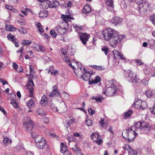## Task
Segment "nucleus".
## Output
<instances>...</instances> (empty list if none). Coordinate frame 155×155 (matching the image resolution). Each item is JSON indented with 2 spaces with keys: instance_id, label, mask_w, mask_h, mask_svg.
I'll return each mask as SVG.
<instances>
[{
  "instance_id": "64",
  "label": "nucleus",
  "mask_w": 155,
  "mask_h": 155,
  "mask_svg": "<svg viewBox=\"0 0 155 155\" xmlns=\"http://www.w3.org/2000/svg\"><path fill=\"white\" fill-rule=\"evenodd\" d=\"M130 153H131L132 155H137V152L134 150H133L132 148V150L130 151Z\"/></svg>"
},
{
  "instance_id": "22",
  "label": "nucleus",
  "mask_w": 155,
  "mask_h": 155,
  "mask_svg": "<svg viewBox=\"0 0 155 155\" xmlns=\"http://www.w3.org/2000/svg\"><path fill=\"white\" fill-rule=\"evenodd\" d=\"M67 108L65 105L64 104H61L59 107V112L60 113H63L67 111Z\"/></svg>"
},
{
  "instance_id": "18",
  "label": "nucleus",
  "mask_w": 155,
  "mask_h": 155,
  "mask_svg": "<svg viewBox=\"0 0 155 155\" xmlns=\"http://www.w3.org/2000/svg\"><path fill=\"white\" fill-rule=\"evenodd\" d=\"M47 99L46 97L43 95L41 97L40 103L41 105L43 106H45L47 103Z\"/></svg>"
},
{
  "instance_id": "26",
  "label": "nucleus",
  "mask_w": 155,
  "mask_h": 155,
  "mask_svg": "<svg viewBox=\"0 0 155 155\" xmlns=\"http://www.w3.org/2000/svg\"><path fill=\"white\" fill-rule=\"evenodd\" d=\"M38 114L40 116H45L46 115L43 109L42 108H39L36 110Z\"/></svg>"
},
{
  "instance_id": "38",
  "label": "nucleus",
  "mask_w": 155,
  "mask_h": 155,
  "mask_svg": "<svg viewBox=\"0 0 155 155\" xmlns=\"http://www.w3.org/2000/svg\"><path fill=\"white\" fill-rule=\"evenodd\" d=\"M73 26L76 32H78L79 31L83 30L82 27L81 25H74Z\"/></svg>"
},
{
  "instance_id": "3",
  "label": "nucleus",
  "mask_w": 155,
  "mask_h": 155,
  "mask_svg": "<svg viewBox=\"0 0 155 155\" xmlns=\"http://www.w3.org/2000/svg\"><path fill=\"white\" fill-rule=\"evenodd\" d=\"M124 75L126 77H128V80L129 82H136L139 79L137 76V75L134 74L130 70H125L124 71Z\"/></svg>"
},
{
  "instance_id": "10",
  "label": "nucleus",
  "mask_w": 155,
  "mask_h": 155,
  "mask_svg": "<svg viewBox=\"0 0 155 155\" xmlns=\"http://www.w3.org/2000/svg\"><path fill=\"white\" fill-rule=\"evenodd\" d=\"M8 39L12 41L13 43L15 45V46L16 47H19V45L18 44V40L15 38V36L11 34H9L7 36Z\"/></svg>"
},
{
  "instance_id": "61",
  "label": "nucleus",
  "mask_w": 155,
  "mask_h": 155,
  "mask_svg": "<svg viewBox=\"0 0 155 155\" xmlns=\"http://www.w3.org/2000/svg\"><path fill=\"white\" fill-rule=\"evenodd\" d=\"M150 110L152 113L155 115V104L150 109Z\"/></svg>"
},
{
  "instance_id": "20",
  "label": "nucleus",
  "mask_w": 155,
  "mask_h": 155,
  "mask_svg": "<svg viewBox=\"0 0 155 155\" xmlns=\"http://www.w3.org/2000/svg\"><path fill=\"white\" fill-rule=\"evenodd\" d=\"M27 106L29 108H33L35 106L34 101L32 99H30L27 102Z\"/></svg>"
},
{
  "instance_id": "7",
  "label": "nucleus",
  "mask_w": 155,
  "mask_h": 155,
  "mask_svg": "<svg viewBox=\"0 0 155 155\" xmlns=\"http://www.w3.org/2000/svg\"><path fill=\"white\" fill-rule=\"evenodd\" d=\"M81 40L84 45H86L87 41L89 38V36L86 33H82L79 32L78 33Z\"/></svg>"
},
{
  "instance_id": "23",
  "label": "nucleus",
  "mask_w": 155,
  "mask_h": 155,
  "mask_svg": "<svg viewBox=\"0 0 155 155\" xmlns=\"http://www.w3.org/2000/svg\"><path fill=\"white\" fill-rule=\"evenodd\" d=\"M91 138L93 141H95L98 140L99 137V135L97 133H93L91 136Z\"/></svg>"
},
{
  "instance_id": "51",
  "label": "nucleus",
  "mask_w": 155,
  "mask_h": 155,
  "mask_svg": "<svg viewBox=\"0 0 155 155\" xmlns=\"http://www.w3.org/2000/svg\"><path fill=\"white\" fill-rule=\"evenodd\" d=\"M68 139L69 143H70L71 142L75 141V140H74V137L72 135H71L68 137Z\"/></svg>"
},
{
  "instance_id": "28",
  "label": "nucleus",
  "mask_w": 155,
  "mask_h": 155,
  "mask_svg": "<svg viewBox=\"0 0 155 155\" xmlns=\"http://www.w3.org/2000/svg\"><path fill=\"white\" fill-rule=\"evenodd\" d=\"M32 43L31 40H22L21 44L22 45H25L26 46H29Z\"/></svg>"
},
{
  "instance_id": "30",
  "label": "nucleus",
  "mask_w": 155,
  "mask_h": 155,
  "mask_svg": "<svg viewBox=\"0 0 155 155\" xmlns=\"http://www.w3.org/2000/svg\"><path fill=\"white\" fill-rule=\"evenodd\" d=\"M50 4H51V2L49 1L44 3L42 6L43 9H45L48 8H50Z\"/></svg>"
},
{
  "instance_id": "9",
  "label": "nucleus",
  "mask_w": 155,
  "mask_h": 155,
  "mask_svg": "<svg viewBox=\"0 0 155 155\" xmlns=\"http://www.w3.org/2000/svg\"><path fill=\"white\" fill-rule=\"evenodd\" d=\"M53 89L52 91L49 94V97H55V96H60V95L59 93L58 92L57 90V87L56 85H54L53 86Z\"/></svg>"
},
{
  "instance_id": "63",
  "label": "nucleus",
  "mask_w": 155,
  "mask_h": 155,
  "mask_svg": "<svg viewBox=\"0 0 155 155\" xmlns=\"http://www.w3.org/2000/svg\"><path fill=\"white\" fill-rule=\"evenodd\" d=\"M71 124L68 120L65 121L64 123V126L67 128H68L70 125Z\"/></svg>"
},
{
  "instance_id": "16",
  "label": "nucleus",
  "mask_w": 155,
  "mask_h": 155,
  "mask_svg": "<svg viewBox=\"0 0 155 155\" xmlns=\"http://www.w3.org/2000/svg\"><path fill=\"white\" fill-rule=\"evenodd\" d=\"M142 101L138 99H135L134 102V103L133 106L135 108L139 109L140 107V105Z\"/></svg>"
},
{
  "instance_id": "60",
  "label": "nucleus",
  "mask_w": 155,
  "mask_h": 155,
  "mask_svg": "<svg viewBox=\"0 0 155 155\" xmlns=\"http://www.w3.org/2000/svg\"><path fill=\"white\" fill-rule=\"evenodd\" d=\"M101 50L103 51L104 52L105 55H107V52L108 50V49L107 48H102L101 49Z\"/></svg>"
},
{
  "instance_id": "59",
  "label": "nucleus",
  "mask_w": 155,
  "mask_h": 155,
  "mask_svg": "<svg viewBox=\"0 0 155 155\" xmlns=\"http://www.w3.org/2000/svg\"><path fill=\"white\" fill-rule=\"evenodd\" d=\"M5 8L8 10H14V8L11 6L5 5Z\"/></svg>"
},
{
  "instance_id": "19",
  "label": "nucleus",
  "mask_w": 155,
  "mask_h": 155,
  "mask_svg": "<svg viewBox=\"0 0 155 155\" xmlns=\"http://www.w3.org/2000/svg\"><path fill=\"white\" fill-rule=\"evenodd\" d=\"M55 30L60 35L63 34L65 31L64 28H61L59 25L57 26L56 27Z\"/></svg>"
},
{
  "instance_id": "40",
  "label": "nucleus",
  "mask_w": 155,
  "mask_h": 155,
  "mask_svg": "<svg viewBox=\"0 0 155 155\" xmlns=\"http://www.w3.org/2000/svg\"><path fill=\"white\" fill-rule=\"evenodd\" d=\"M37 27L39 32L42 33L44 31V29L41 27V25L40 22H38L37 25Z\"/></svg>"
},
{
  "instance_id": "54",
  "label": "nucleus",
  "mask_w": 155,
  "mask_h": 155,
  "mask_svg": "<svg viewBox=\"0 0 155 155\" xmlns=\"http://www.w3.org/2000/svg\"><path fill=\"white\" fill-rule=\"evenodd\" d=\"M88 111L89 112V114L90 115H92L94 114L95 113V111L90 108L88 109Z\"/></svg>"
},
{
  "instance_id": "24",
  "label": "nucleus",
  "mask_w": 155,
  "mask_h": 155,
  "mask_svg": "<svg viewBox=\"0 0 155 155\" xmlns=\"http://www.w3.org/2000/svg\"><path fill=\"white\" fill-rule=\"evenodd\" d=\"M39 15L41 17H46L48 15V12L47 10H41L39 12Z\"/></svg>"
},
{
  "instance_id": "45",
  "label": "nucleus",
  "mask_w": 155,
  "mask_h": 155,
  "mask_svg": "<svg viewBox=\"0 0 155 155\" xmlns=\"http://www.w3.org/2000/svg\"><path fill=\"white\" fill-rule=\"evenodd\" d=\"M72 150L77 153L80 152V149L76 146V144L72 148Z\"/></svg>"
},
{
  "instance_id": "27",
  "label": "nucleus",
  "mask_w": 155,
  "mask_h": 155,
  "mask_svg": "<svg viewBox=\"0 0 155 155\" xmlns=\"http://www.w3.org/2000/svg\"><path fill=\"white\" fill-rule=\"evenodd\" d=\"M91 98L92 100H94L100 103L103 100V97H102L93 96Z\"/></svg>"
},
{
  "instance_id": "17",
  "label": "nucleus",
  "mask_w": 155,
  "mask_h": 155,
  "mask_svg": "<svg viewBox=\"0 0 155 155\" xmlns=\"http://www.w3.org/2000/svg\"><path fill=\"white\" fill-rule=\"evenodd\" d=\"M67 147L65 144L61 143V144L60 152L61 153H64L68 151Z\"/></svg>"
},
{
  "instance_id": "58",
  "label": "nucleus",
  "mask_w": 155,
  "mask_h": 155,
  "mask_svg": "<svg viewBox=\"0 0 155 155\" xmlns=\"http://www.w3.org/2000/svg\"><path fill=\"white\" fill-rule=\"evenodd\" d=\"M42 120L45 124H47L49 122L48 118L47 117H44L42 119Z\"/></svg>"
},
{
  "instance_id": "32",
  "label": "nucleus",
  "mask_w": 155,
  "mask_h": 155,
  "mask_svg": "<svg viewBox=\"0 0 155 155\" xmlns=\"http://www.w3.org/2000/svg\"><path fill=\"white\" fill-rule=\"evenodd\" d=\"M136 12L135 13L136 14L135 15L137 16H140L141 15H145L146 13V11H144V10H136Z\"/></svg>"
},
{
  "instance_id": "15",
  "label": "nucleus",
  "mask_w": 155,
  "mask_h": 155,
  "mask_svg": "<svg viewBox=\"0 0 155 155\" xmlns=\"http://www.w3.org/2000/svg\"><path fill=\"white\" fill-rule=\"evenodd\" d=\"M146 94L148 97H155V91L149 89L146 91Z\"/></svg>"
},
{
  "instance_id": "52",
  "label": "nucleus",
  "mask_w": 155,
  "mask_h": 155,
  "mask_svg": "<svg viewBox=\"0 0 155 155\" xmlns=\"http://www.w3.org/2000/svg\"><path fill=\"white\" fill-rule=\"evenodd\" d=\"M123 148L124 149L127 150H128V149H129L130 150H132V148L130 146L127 144H125L124 145Z\"/></svg>"
},
{
  "instance_id": "36",
  "label": "nucleus",
  "mask_w": 155,
  "mask_h": 155,
  "mask_svg": "<svg viewBox=\"0 0 155 155\" xmlns=\"http://www.w3.org/2000/svg\"><path fill=\"white\" fill-rule=\"evenodd\" d=\"M113 53L114 54V57L115 59L120 54V52L117 50H114L113 51Z\"/></svg>"
},
{
  "instance_id": "44",
  "label": "nucleus",
  "mask_w": 155,
  "mask_h": 155,
  "mask_svg": "<svg viewBox=\"0 0 155 155\" xmlns=\"http://www.w3.org/2000/svg\"><path fill=\"white\" fill-rule=\"evenodd\" d=\"M18 30L20 33L23 34H25L27 33L26 29L22 27H20Z\"/></svg>"
},
{
  "instance_id": "46",
  "label": "nucleus",
  "mask_w": 155,
  "mask_h": 155,
  "mask_svg": "<svg viewBox=\"0 0 155 155\" xmlns=\"http://www.w3.org/2000/svg\"><path fill=\"white\" fill-rule=\"evenodd\" d=\"M72 56H74L73 55H71L70 56L68 55V57L67 56V57H64V61L66 62H70V60H71V58L72 57Z\"/></svg>"
},
{
  "instance_id": "43",
  "label": "nucleus",
  "mask_w": 155,
  "mask_h": 155,
  "mask_svg": "<svg viewBox=\"0 0 155 155\" xmlns=\"http://www.w3.org/2000/svg\"><path fill=\"white\" fill-rule=\"evenodd\" d=\"M39 48V50L42 52H44L45 51V48L42 45H37L35 47V48Z\"/></svg>"
},
{
  "instance_id": "62",
  "label": "nucleus",
  "mask_w": 155,
  "mask_h": 155,
  "mask_svg": "<svg viewBox=\"0 0 155 155\" xmlns=\"http://www.w3.org/2000/svg\"><path fill=\"white\" fill-rule=\"evenodd\" d=\"M73 136L74 137H78L79 139L81 138V137L80 135L77 132H75L74 133Z\"/></svg>"
},
{
  "instance_id": "41",
  "label": "nucleus",
  "mask_w": 155,
  "mask_h": 155,
  "mask_svg": "<svg viewBox=\"0 0 155 155\" xmlns=\"http://www.w3.org/2000/svg\"><path fill=\"white\" fill-rule=\"evenodd\" d=\"M107 4L110 7L114 8L113 2V0H107L106 1Z\"/></svg>"
},
{
  "instance_id": "2",
  "label": "nucleus",
  "mask_w": 155,
  "mask_h": 155,
  "mask_svg": "<svg viewBox=\"0 0 155 155\" xmlns=\"http://www.w3.org/2000/svg\"><path fill=\"white\" fill-rule=\"evenodd\" d=\"M135 129L134 126L130 127V128L124 130L122 133L123 137L128 140V142H131L137 135V134L135 132Z\"/></svg>"
},
{
  "instance_id": "4",
  "label": "nucleus",
  "mask_w": 155,
  "mask_h": 155,
  "mask_svg": "<svg viewBox=\"0 0 155 155\" xmlns=\"http://www.w3.org/2000/svg\"><path fill=\"white\" fill-rule=\"evenodd\" d=\"M106 89H104L103 91V93L104 94H106L108 96H113L114 94L116 93L117 91V88L116 87L113 86L108 87L107 85H106Z\"/></svg>"
},
{
  "instance_id": "5",
  "label": "nucleus",
  "mask_w": 155,
  "mask_h": 155,
  "mask_svg": "<svg viewBox=\"0 0 155 155\" xmlns=\"http://www.w3.org/2000/svg\"><path fill=\"white\" fill-rule=\"evenodd\" d=\"M83 71L84 72H83V75L81 77V78H82L85 81H87L90 80V79L91 77V75L93 73L92 71L88 72L87 71L86 68H84Z\"/></svg>"
},
{
  "instance_id": "47",
  "label": "nucleus",
  "mask_w": 155,
  "mask_h": 155,
  "mask_svg": "<svg viewBox=\"0 0 155 155\" xmlns=\"http://www.w3.org/2000/svg\"><path fill=\"white\" fill-rule=\"evenodd\" d=\"M150 19L153 24L155 25V14L150 16Z\"/></svg>"
},
{
  "instance_id": "53",
  "label": "nucleus",
  "mask_w": 155,
  "mask_h": 155,
  "mask_svg": "<svg viewBox=\"0 0 155 155\" xmlns=\"http://www.w3.org/2000/svg\"><path fill=\"white\" fill-rule=\"evenodd\" d=\"M83 10H92V8L89 4H87L84 7Z\"/></svg>"
},
{
  "instance_id": "14",
  "label": "nucleus",
  "mask_w": 155,
  "mask_h": 155,
  "mask_svg": "<svg viewBox=\"0 0 155 155\" xmlns=\"http://www.w3.org/2000/svg\"><path fill=\"white\" fill-rule=\"evenodd\" d=\"M46 144V142L45 139H42L40 142L37 143L36 144L37 147L40 149H43Z\"/></svg>"
},
{
  "instance_id": "35",
  "label": "nucleus",
  "mask_w": 155,
  "mask_h": 155,
  "mask_svg": "<svg viewBox=\"0 0 155 155\" xmlns=\"http://www.w3.org/2000/svg\"><path fill=\"white\" fill-rule=\"evenodd\" d=\"M92 67L97 70H101V71H103L105 70V68L102 67L101 66H97L96 65H93Z\"/></svg>"
},
{
  "instance_id": "1",
  "label": "nucleus",
  "mask_w": 155,
  "mask_h": 155,
  "mask_svg": "<svg viewBox=\"0 0 155 155\" xmlns=\"http://www.w3.org/2000/svg\"><path fill=\"white\" fill-rule=\"evenodd\" d=\"M102 34L105 40L109 41L110 45L114 48L121 42L124 37L123 35H118L117 31L111 28L104 30Z\"/></svg>"
},
{
  "instance_id": "6",
  "label": "nucleus",
  "mask_w": 155,
  "mask_h": 155,
  "mask_svg": "<svg viewBox=\"0 0 155 155\" xmlns=\"http://www.w3.org/2000/svg\"><path fill=\"white\" fill-rule=\"evenodd\" d=\"M151 128V126L148 123L143 122L142 127L140 132L142 133L147 134L149 133Z\"/></svg>"
},
{
  "instance_id": "29",
  "label": "nucleus",
  "mask_w": 155,
  "mask_h": 155,
  "mask_svg": "<svg viewBox=\"0 0 155 155\" xmlns=\"http://www.w3.org/2000/svg\"><path fill=\"white\" fill-rule=\"evenodd\" d=\"M6 28L7 31H15L16 29L13 26L11 25H7L6 26Z\"/></svg>"
},
{
  "instance_id": "57",
  "label": "nucleus",
  "mask_w": 155,
  "mask_h": 155,
  "mask_svg": "<svg viewBox=\"0 0 155 155\" xmlns=\"http://www.w3.org/2000/svg\"><path fill=\"white\" fill-rule=\"evenodd\" d=\"M66 51L65 49H61V54H62L64 55V57H67V55L66 54Z\"/></svg>"
},
{
  "instance_id": "49",
  "label": "nucleus",
  "mask_w": 155,
  "mask_h": 155,
  "mask_svg": "<svg viewBox=\"0 0 155 155\" xmlns=\"http://www.w3.org/2000/svg\"><path fill=\"white\" fill-rule=\"evenodd\" d=\"M3 141L4 143H10L12 142V140L7 137H6L4 139Z\"/></svg>"
},
{
  "instance_id": "42",
  "label": "nucleus",
  "mask_w": 155,
  "mask_h": 155,
  "mask_svg": "<svg viewBox=\"0 0 155 155\" xmlns=\"http://www.w3.org/2000/svg\"><path fill=\"white\" fill-rule=\"evenodd\" d=\"M10 103L15 108H17L18 107V104L17 102L13 99H10Z\"/></svg>"
},
{
  "instance_id": "56",
  "label": "nucleus",
  "mask_w": 155,
  "mask_h": 155,
  "mask_svg": "<svg viewBox=\"0 0 155 155\" xmlns=\"http://www.w3.org/2000/svg\"><path fill=\"white\" fill-rule=\"evenodd\" d=\"M16 71L18 73L23 72V69L21 66H18Z\"/></svg>"
},
{
  "instance_id": "34",
  "label": "nucleus",
  "mask_w": 155,
  "mask_h": 155,
  "mask_svg": "<svg viewBox=\"0 0 155 155\" xmlns=\"http://www.w3.org/2000/svg\"><path fill=\"white\" fill-rule=\"evenodd\" d=\"M133 113V111L131 110H129L127 112L125 113V118H127L131 116Z\"/></svg>"
},
{
  "instance_id": "11",
  "label": "nucleus",
  "mask_w": 155,
  "mask_h": 155,
  "mask_svg": "<svg viewBox=\"0 0 155 155\" xmlns=\"http://www.w3.org/2000/svg\"><path fill=\"white\" fill-rule=\"evenodd\" d=\"M66 10L65 15L61 14V18L64 21L66 19H74V18L71 16L72 13L71 10Z\"/></svg>"
},
{
  "instance_id": "37",
  "label": "nucleus",
  "mask_w": 155,
  "mask_h": 155,
  "mask_svg": "<svg viewBox=\"0 0 155 155\" xmlns=\"http://www.w3.org/2000/svg\"><path fill=\"white\" fill-rule=\"evenodd\" d=\"M42 139H44V138H42L41 136H37L35 140V144L37 143L40 142L42 140Z\"/></svg>"
},
{
  "instance_id": "55",
  "label": "nucleus",
  "mask_w": 155,
  "mask_h": 155,
  "mask_svg": "<svg viewBox=\"0 0 155 155\" xmlns=\"http://www.w3.org/2000/svg\"><path fill=\"white\" fill-rule=\"evenodd\" d=\"M149 44L150 45L153 46L155 45V40L152 39H150L148 41Z\"/></svg>"
},
{
  "instance_id": "50",
  "label": "nucleus",
  "mask_w": 155,
  "mask_h": 155,
  "mask_svg": "<svg viewBox=\"0 0 155 155\" xmlns=\"http://www.w3.org/2000/svg\"><path fill=\"white\" fill-rule=\"evenodd\" d=\"M86 124L88 126H90L92 124V122L91 120L89 119L87 120L85 122Z\"/></svg>"
},
{
  "instance_id": "12",
  "label": "nucleus",
  "mask_w": 155,
  "mask_h": 155,
  "mask_svg": "<svg viewBox=\"0 0 155 155\" xmlns=\"http://www.w3.org/2000/svg\"><path fill=\"white\" fill-rule=\"evenodd\" d=\"M123 19L118 17H115L111 20V22L114 25L116 26L120 24L122 21Z\"/></svg>"
},
{
  "instance_id": "48",
  "label": "nucleus",
  "mask_w": 155,
  "mask_h": 155,
  "mask_svg": "<svg viewBox=\"0 0 155 155\" xmlns=\"http://www.w3.org/2000/svg\"><path fill=\"white\" fill-rule=\"evenodd\" d=\"M50 34L52 37L53 38H55L57 35V34L54 30H51L50 31Z\"/></svg>"
},
{
  "instance_id": "31",
  "label": "nucleus",
  "mask_w": 155,
  "mask_h": 155,
  "mask_svg": "<svg viewBox=\"0 0 155 155\" xmlns=\"http://www.w3.org/2000/svg\"><path fill=\"white\" fill-rule=\"evenodd\" d=\"M140 106V107L139 109H141L143 110L146 109L147 107V102L145 101H142Z\"/></svg>"
},
{
  "instance_id": "25",
  "label": "nucleus",
  "mask_w": 155,
  "mask_h": 155,
  "mask_svg": "<svg viewBox=\"0 0 155 155\" xmlns=\"http://www.w3.org/2000/svg\"><path fill=\"white\" fill-rule=\"evenodd\" d=\"M143 122H138L135 124V127L137 130H139L140 131L142 127Z\"/></svg>"
},
{
  "instance_id": "21",
  "label": "nucleus",
  "mask_w": 155,
  "mask_h": 155,
  "mask_svg": "<svg viewBox=\"0 0 155 155\" xmlns=\"http://www.w3.org/2000/svg\"><path fill=\"white\" fill-rule=\"evenodd\" d=\"M100 80L101 78L100 77L98 76H97L94 80L89 81V84H96L98 83L100 81Z\"/></svg>"
},
{
  "instance_id": "39",
  "label": "nucleus",
  "mask_w": 155,
  "mask_h": 155,
  "mask_svg": "<svg viewBox=\"0 0 155 155\" xmlns=\"http://www.w3.org/2000/svg\"><path fill=\"white\" fill-rule=\"evenodd\" d=\"M50 104L51 107L54 111H58V110L57 107L55 106V105L52 103V102H51L50 103Z\"/></svg>"
},
{
  "instance_id": "13",
  "label": "nucleus",
  "mask_w": 155,
  "mask_h": 155,
  "mask_svg": "<svg viewBox=\"0 0 155 155\" xmlns=\"http://www.w3.org/2000/svg\"><path fill=\"white\" fill-rule=\"evenodd\" d=\"M29 84L30 85L28 86L27 87L28 90L30 92V94L29 95V97H32L33 96V88L31 85V84L32 86H34V83L33 81L30 80L29 81Z\"/></svg>"
},
{
  "instance_id": "33",
  "label": "nucleus",
  "mask_w": 155,
  "mask_h": 155,
  "mask_svg": "<svg viewBox=\"0 0 155 155\" xmlns=\"http://www.w3.org/2000/svg\"><path fill=\"white\" fill-rule=\"evenodd\" d=\"M59 5V2L58 1L53 2L52 3L50 4V8H55Z\"/></svg>"
},
{
  "instance_id": "8",
  "label": "nucleus",
  "mask_w": 155,
  "mask_h": 155,
  "mask_svg": "<svg viewBox=\"0 0 155 155\" xmlns=\"http://www.w3.org/2000/svg\"><path fill=\"white\" fill-rule=\"evenodd\" d=\"M28 121L25 123H24L23 125L24 126H26V127L28 131L32 130L33 128V122L31 121L30 117H28L27 119Z\"/></svg>"
}]
</instances>
